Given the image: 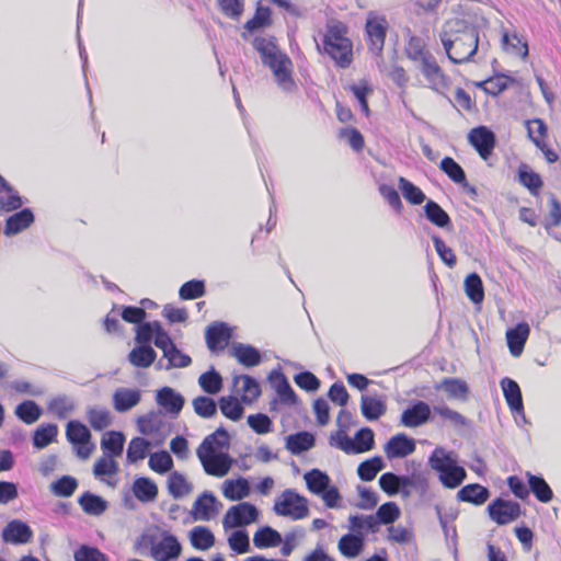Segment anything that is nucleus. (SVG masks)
<instances>
[{
	"instance_id": "obj_43",
	"label": "nucleus",
	"mask_w": 561,
	"mask_h": 561,
	"mask_svg": "<svg viewBox=\"0 0 561 561\" xmlns=\"http://www.w3.org/2000/svg\"><path fill=\"white\" fill-rule=\"evenodd\" d=\"M190 540L192 546L198 550H208L215 545L214 534L205 526L192 528L190 531Z\"/></svg>"
},
{
	"instance_id": "obj_17",
	"label": "nucleus",
	"mask_w": 561,
	"mask_h": 561,
	"mask_svg": "<svg viewBox=\"0 0 561 561\" xmlns=\"http://www.w3.org/2000/svg\"><path fill=\"white\" fill-rule=\"evenodd\" d=\"M233 385L241 397V401L251 404L261 396V386L256 379L249 375L233 376Z\"/></svg>"
},
{
	"instance_id": "obj_60",
	"label": "nucleus",
	"mask_w": 561,
	"mask_h": 561,
	"mask_svg": "<svg viewBox=\"0 0 561 561\" xmlns=\"http://www.w3.org/2000/svg\"><path fill=\"white\" fill-rule=\"evenodd\" d=\"M442 388L450 397L466 401L468 399L469 387L466 381L459 378H447L442 382Z\"/></svg>"
},
{
	"instance_id": "obj_1",
	"label": "nucleus",
	"mask_w": 561,
	"mask_h": 561,
	"mask_svg": "<svg viewBox=\"0 0 561 561\" xmlns=\"http://www.w3.org/2000/svg\"><path fill=\"white\" fill-rule=\"evenodd\" d=\"M439 39L447 57L454 64L469 62L478 51L477 28L461 19L447 20L439 32Z\"/></svg>"
},
{
	"instance_id": "obj_11",
	"label": "nucleus",
	"mask_w": 561,
	"mask_h": 561,
	"mask_svg": "<svg viewBox=\"0 0 561 561\" xmlns=\"http://www.w3.org/2000/svg\"><path fill=\"white\" fill-rule=\"evenodd\" d=\"M490 517L499 525H506L517 519L520 514V505L517 502L495 499L488 505Z\"/></svg>"
},
{
	"instance_id": "obj_8",
	"label": "nucleus",
	"mask_w": 561,
	"mask_h": 561,
	"mask_svg": "<svg viewBox=\"0 0 561 561\" xmlns=\"http://www.w3.org/2000/svg\"><path fill=\"white\" fill-rule=\"evenodd\" d=\"M368 48L375 55H380L385 46L388 21L385 16L369 13L366 25Z\"/></svg>"
},
{
	"instance_id": "obj_20",
	"label": "nucleus",
	"mask_w": 561,
	"mask_h": 561,
	"mask_svg": "<svg viewBox=\"0 0 561 561\" xmlns=\"http://www.w3.org/2000/svg\"><path fill=\"white\" fill-rule=\"evenodd\" d=\"M34 214L30 208H23L22 210L9 216L3 229L4 236L12 237L22 232L34 222Z\"/></svg>"
},
{
	"instance_id": "obj_30",
	"label": "nucleus",
	"mask_w": 561,
	"mask_h": 561,
	"mask_svg": "<svg viewBox=\"0 0 561 561\" xmlns=\"http://www.w3.org/2000/svg\"><path fill=\"white\" fill-rule=\"evenodd\" d=\"M157 402L169 413L179 414L184 405V398L172 388L163 387L157 392Z\"/></svg>"
},
{
	"instance_id": "obj_24",
	"label": "nucleus",
	"mask_w": 561,
	"mask_h": 561,
	"mask_svg": "<svg viewBox=\"0 0 561 561\" xmlns=\"http://www.w3.org/2000/svg\"><path fill=\"white\" fill-rule=\"evenodd\" d=\"M32 536L30 526L21 520L10 522L2 531L3 540L10 543H26Z\"/></svg>"
},
{
	"instance_id": "obj_56",
	"label": "nucleus",
	"mask_w": 561,
	"mask_h": 561,
	"mask_svg": "<svg viewBox=\"0 0 561 561\" xmlns=\"http://www.w3.org/2000/svg\"><path fill=\"white\" fill-rule=\"evenodd\" d=\"M198 385L206 393L217 394L222 388V377L211 367L199 376Z\"/></svg>"
},
{
	"instance_id": "obj_10",
	"label": "nucleus",
	"mask_w": 561,
	"mask_h": 561,
	"mask_svg": "<svg viewBox=\"0 0 561 561\" xmlns=\"http://www.w3.org/2000/svg\"><path fill=\"white\" fill-rule=\"evenodd\" d=\"M264 66L272 71L277 87L283 92L291 93L296 90L297 85L293 78V61L288 56L282 57L276 61H270Z\"/></svg>"
},
{
	"instance_id": "obj_18",
	"label": "nucleus",
	"mask_w": 561,
	"mask_h": 561,
	"mask_svg": "<svg viewBox=\"0 0 561 561\" xmlns=\"http://www.w3.org/2000/svg\"><path fill=\"white\" fill-rule=\"evenodd\" d=\"M205 337L211 352L224 350L230 340L229 327L224 322H214L207 327Z\"/></svg>"
},
{
	"instance_id": "obj_45",
	"label": "nucleus",
	"mask_w": 561,
	"mask_h": 561,
	"mask_svg": "<svg viewBox=\"0 0 561 561\" xmlns=\"http://www.w3.org/2000/svg\"><path fill=\"white\" fill-rule=\"evenodd\" d=\"M348 529L354 534L378 531V520L374 515H351L348 517Z\"/></svg>"
},
{
	"instance_id": "obj_42",
	"label": "nucleus",
	"mask_w": 561,
	"mask_h": 561,
	"mask_svg": "<svg viewBox=\"0 0 561 561\" xmlns=\"http://www.w3.org/2000/svg\"><path fill=\"white\" fill-rule=\"evenodd\" d=\"M405 53L409 59L417 62L419 65L422 64L425 59L434 56L425 48L423 39L415 35L409 37L405 46Z\"/></svg>"
},
{
	"instance_id": "obj_31",
	"label": "nucleus",
	"mask_w": 561,
	"mask_h": 561,
	"mask_svg": "<svg viewBox=\"0 0 561 561\" xmlns=\"http://www.w3.org/2000/svg\"><path fill=\"white\" fill-rule=\"evenodd\" d=\"M78 503L82 511L90 516H100L108 508L106 500L89 491L80 495Z\"/></svg>"
},
{
	"instance_id": "obj_25",
	"label": "nucleus",
	"mask_w": 561,
	"mask_h": 561,
	"mask_svg": "<svg viewBox=\"0 0 561 561\" xmlns=\"http://www.w3.org/2000/svg\"><path fill=\"white\" fill-rule=\"evenodd\" d=\"M364 546V535L354 534L352 531L350 534L343 535L337 542V549L340 553L348 559L358 557L362 553Z\"/></svg>"
},
{
	"instance_id": "obj_4",
	"label": "nucleus",
	"mask_w": 561,
	"mask_h": 561,
	"mask_svg": "<svg viewBox=\"0 0 561 561\" xmlns=\"http://www.w3.org/2000/svg\"><path fill=\"white\" fill-rule=\"evenodd\" d=\"M273 511L278 516L293 520L304 519L309 515L308 500L294 489H286L276 497Z\"/></svg>"
},
{
	"instance_id": "obj_50",
	"label": "nucleus",
	"mask_w": 561,
	"mask_h": 561,
	"mask_svg": "<svg viewBox=\"0 0 561 561\" xmlns=\"http://www.w3.org/2000/svg\"><path fill=\"white\" fill-rule=\"evenodd\" d=\"M221 413L229 420L237 422L242 419L244 409L233 396L221 397L218 401Z\"/></svg>"
},
{
	"instance_id": "obj_40",
	"label": "nucleus",
	"mask_w": 561,
	"mask_h": 561,
	"mask_svg": "<svg viewBox=\"0 0 561 561\" xmlns=\"http://www.w3.org/2000/svg\"><path fill=\"white\" fill-rule=\"evenodd\" d=\"M192 490L193 485L186 480L184 474L178 471H173L169 474L168 491L172 497L181 499L190 494Z\"/></svg>"
},
{
	"instance_id": "obj_37",
	"label": "nucleus",
	"mask_w": 561,
	"mask_h": 561,
	"mask_svg": "<svg viewBox=\"0 0 561 561\" xmlns=\"http://www.w3.org/2000/svg\"><path fill=\"white\" fill-rule=\"evenodd\" d=\"M280 534L270 526L259 528L253 536V545L257 549L277 547L282 543Z\"/></svg>"
},
{
	"instance_id": "obj_44",
	"label": "nucleus",
	"mask_w": 561,
	"mask_h": 561,
	"mask_svg": "<svg viewBox=\"0 0 561 561\" xmlns=\"http://www.w3.org/2000/svg\"><path fill=\"white\" fill-rule=\"evenodd\" d=\"M455 463H457L456 456L442 447H436L428 458V465L438 473L446 471V468H450Z\"/></svg>"
},
{
	"instance_id": "obj_46",
	"label": "nucleus",
	"mask_w": 561,
	"mask_h": 561,
	"mask_svg": "<svg viewBox=\"0 0 561 561\" xmlns=\"http://www.w3.org/2000/svg\"><path fill=\"white\" fill-rule=\"evenodd\" d=\"M527 478L529 489L538 501L548 503L552 500V490L542 477L534 476L530 472H527Z\"/></svg>"
},
{
	"instance_id": "obj_16",
	"label": "nucleus",
	"mask_w": 561,
	"mask_h": 561,
	"mask_svg": "<svg viewBox=\"0 0 561 561\" xmlns=\"http://www.w3.org/2000/svg\"><path fill=\"white\" fill-rule=\"evenodd\" d=\"M414 439L403 433L392 436L385 446V454L388 459L403 458L414 453Z\"/></svg>"
},
{
	"instance_id": "obj_33",
	"label": "nucleus",
	"mask_w": 561,
	"mask_h": 561,
	"mask_svg": "<svg viewBox=\"0 0 561 561\" xmlns=\"http://www.w3.org/2000/svg\"><path fill=\"white\" fill-rule=\"evenodd\" d=\"M125 436L122 432L110 431L103 434L101 439V449L103 455L118 457L124 449Z\"/></svg>"
},
{
	"instance_id": "obj_61",
	"label": "nucleus",
	"mask_w": 561,
	"mask_h": 561,
	"mask_svg": "<svg viewBox=\"0 0 561 561\" xmlns=\"http://www.w3.org/2000/svg\"><path fill=\"white\" fill-rule=\"evenodd\" d=\"M440 170L448 175V178L457 184L467 186V179L463 169L453 158L445 157L440 161Z\"/></svg>"
},
{
	"instance_id": "obj_12",
	"label": "nucleus",
	"mask_w": 561,
	"mask_h": 561,
	"mask_svg": "<svg viewBox=\"0 0 561 561\" xmlns=\"http://www.w3.org/2000/svg\"><path fill=\"white\" fill-rule=\"evenodd\" d=\"M401 481V495L409 497L413 492L420 496H424L428 489V472L417 468L414 469L410 474L400 476Z\"/></svg>"
},
{
	"instance_id": "obj_63",
	"label": "nucleus",
	"mask_w": 561,
	"mask_h": 561,
	"mask_svg": "<svg viewBox=\"0 0 561 561\" xmlns=\"http://www.w3.org/2000/svg\"><path fill=\"white\" fill-rule=\"evenodd\" d=\"M163 357L167 358L168 363L164 367L165 370L173 368H185L192 364V358L180 351L176 345L171 347L169 351L164 350Z\"/></svg>"
},
{
	"instance_id": "obj_28",
	"label": "nucleus",
	"mask_w": 561,
	"mask_h": 561,
	"mask_svg": "<svg viewBox=\"0 0 561 561\" xmlns=\"http://www.w3.org/2000/svg\"><path fill=\"white\" fill-rule=\"evenodd\" d=\"M135 497L142 503H150L157 500L158 486L153 480L147 477L136 478L131 486Z\"/></svg>"
},
{
	"instance_id": "obj_35",
	"label": "nucleus",
	"mask_w": 561,
	"mask_h": 561,
	"mask_svg": "<svg viewBox=\"0 0 561 561\" xmlns=\"http://www.w3.org/2000/svg\"><path fill=\"white\" fill-rule=\"evenodd\" d=\"M360 410L366 420L376 421L386 413L387 407L379 398L362 396Z\"/></svg>"
},
{
	"instance_id": "obj_26",
	"label": "nucleus",
	"mask_w": 561,
	"mask_h": 561,
	"mask_svg": "<svg viewBox=\"0 0 561 561\" xmlns=\"http://www.w3.org/2000/svg\"><path fill=\"white\" fill-rule=\"evenodd\" d=\"M268 380L271 381L273 388L277 392L280 402L284 404H295L297 401V396L295 394L293 388L290 387L286 376L278 370H273L268 375Z\"/></svg>"
},
{
	"instance_id": "obj_22",
	"label": "nucleus",
	"mask_w": 561,
	"mask_h": 561,
	"mask_svg": "<svg viewBox=\"0 0 561 561\" xmlns=\"http://www.w3.org/2000/svg\"><path fill=\"white\" fill-rule=\"evenodd\" d=\"M140 399V390L121 387L113 393V407L117 412L123 413L136 407Z\"/></svg>"
},
{
	"instance_id": "obj_23",
	"label": "nucleus",
	"mask_w": 561,
	"mask_h": 561,
	"mask_svg": "<svg viewBox=\"0 0 561 561\" xmlns=\"http://www.w3.org/2000/svg\"><path fill=\"white\" fill-rule=\"evenodd\" d=\"M529 333L530 328L526 322H520L506 331L507 345L513 356L518 357L523 353Z\"/></svg>"
},
{
	"instance_id": "obj_15",
	"label": "nucleus",
	"mask_w": 561,
	"mask_h": 561,
	"mask_svg": "<svg viewBox=\"0 0 561 561\" xmlns=\"http://www.w3.org/2000/svg\"><path fill=\"white\" fill-rule=\"evenodd\" d=\"M253 48L259 53L262 64L265 65L270 61L287 56L276 43V38L268 35L255 36L252 41Z\"/></svg>"
},
{
	"instance_id": "obj_6",
	"label": "nucleus",
	"mask_w": 561,
	"mask_h": 561,
	"mask_svg": "<svg viewBox=\"0 0 561 561\" xmlns=\"http://www.w3.org/2000/svg\"><path fill=\"white\" fill-rule=\"evenodd\" d=\"M138 431L151 438V442L158 446L162 444L170 433V426L161 412L151 411L137 420Z\"/></svg>"
},
{
	"instance_id": "obj_48",
	"label": "nucleus",
	"mask_w": 561,
	"mask_h": 561,
	"mask_svg": "<svg viewBox=\"0 0 561 561\" xmlns=\"http://www.w3.org/2000/svg\"><path fill=\"white\" fill-rule=\"evenodd\" d=\"M463 287L467 297L473 304H481L484 299V288L481 277L477 273L469 274L465 282Z\"/></svg>"
},
{
	"instance_id": "obj_41",
	"label": "nucleus",
	"mask_w": 561,
	"mask_h": 561,
	"mask_svg": "<svg viewBox=\"0 0 561 561\" xmlns=\"http://www.w3.org/2000/svg\"><path fill=\"white\" fill-rule=\"evenodd\" d=\"M304 479L308 490L316 495L322 494L329 484H331L330 477L319 469H312L306 472Z\"/></svg>"
},
{
	"instance_id": "obj_5",
	"label": "nucleus",
	"mask_w": 561,
	"mask_h": 561,
	"mask_svg": "<svg viewBox=\"0 0 561 561\" xmlns=\"http://www.w3.org/2000/svg\"><path fill=\"white\" fill-rule=\"evenodd\" d=\"M209 442L202 443L196 455L203 465L205 472L214 477L226 476L232 466V459L228 453H211L208 448Z\"/></svg>"
},
{
	"instance_id": "obj_13",
	"label": "nucleus",
	"mask_w": 561,
	"mask_h": 561,
	"mask_svg": "<svg viewBox=\"0 0 561 561\" xmlns=\"http://www.w3.org/2000/svg\"><path fill=\"white\" fill-rule=\"evenodd\" d=\"M221 507L211 492L205 491L199 495L192 506V516L194 520H210L214 518Z\"/></svg>"
},
{
	"instance_id": "obj_3",
	"label": "nucleus",
	"mask_w": 561,
	"mask_h": 561,
	"mask_svg": "<svg viewBox=\"0 0 561 561\" xmlns=\"http://www.w3.org/2000/svg\"><path fill=\"white\" fill-rule=\"evenodd\" d=\"M346 28L342 23L328 25L323 37V50L341 68H346L353 59L352 42L346 37Z\"/></svg>"
},
{
	"instance_id": "obj_9",
	"label": "nucleus",
	"mask_w": 561,
	"mask_h": 561,
	"mask_svg": "<svg viewBox=\"0 0 561 561\" xmlns=\"http://www.w3.org/2000/svg\"><path fill=\"white\" fill-rule=\"evenodd\" d=\"M419 69L426 81L425 87L444 95L449 87V79L438 65L435 56L425 59L419 65Z\"/></svg>"
},
{
	"instance_id": "obj_7",
	"label": "nucleus",
	"mask_w": 561,
	"mask_h": 561,
	"mask_svg": "<svg viewBox=\"0 0 561 561\" xmlns=\"http://www.w3.org/2000/svg\"><path fill=\"white\" fill-rule=\"evenodd\" d=\"M260 512L249 502H240L228 508L222 518L225 530L240 528L257 522Z\"/></svg>"
},
{
	"instance_id": "obj_19",
	"label": "nucleus",
	"mask_w": 561,
	"mask_h": 561,
	"mask_svg": "<svg viewBox=\"0 0 561 561\" xmlns=\"http://www.w3.org/2000/svg\"><path fill=\"white\" fill-rule=\"evenodd\" d=\"M430 416V405L423 401H417L402 412L401 423L407 427H417L426 423Z\"/></svg>"
},
{
	"instance_id": "obj_59",
	"label": "nucleus",
	"mask_w": 561,
	"mask_h": 561,
	"mask_svg": "<svg viewBox=\"0 0 561 561\" xmlns=\"http://www.w3.org/2000/svg\"><path fill=\"white\" fill-rule=\"evenodd\" d=\"M518 178L519 182L526 186L533 195H538L543 184L538 173L531 171L527 164H522L518 169Z\"/></svg>"
},
{
	"instance_id": "obj_36",
	"label": "nucleus",
	"mask_w": 561,
	"mask_h": 561,
	"mask_svg": "<svg viewBox=\"0 0 561 561\" xmlns=\"http://www.w3.org/2000/svg\"><path fill=\"white\" fill-rule=\"evenodd\" d=\"M157 353L149 345L134 347L128 354L129 363L138 368H148L156 360Z\"/></svg>"
},
{
	"instance_id": "obj_54",
	"label": "nucleus",
	"mask_w": 561,
	"mask_h": 561,
	"mask_svg": "<svg viewBox=\"0 0 561 561\" xmlns=\"http://www.w3.org/2000/svg\"><path fill=\"white\" fill-rule=\"evenodd\" d=\"M207 440L209 442L208 448L211 453H226L230 446V436L222 426L206 436L202 443H206Z\"/></svg>"
},
{
	"instance_id": "obj_27",
	"label": "nucleus",
	"mask_w": 561,
	"mask_h": 561,
	"mask_svg": "<svg viewBox=\"0 0 561 561\" xmlns=\"http://www.w3.org/2000/svg\"><path fill=\"white\" fill-rule=\"evenodd\" d=\"M221 489L224 496L230 501H241L251 493L250 483L243 477L227 479L224 481Z\"/></svg>"
},
{
	"instance_id": "obj_32",
	"label": "nucleus",
	"mask_w": 561,
	"mask_h": 561,
	"mask_svg": "<svg viewBox=\"0 0 561 561\" xmlns=\"http://www.w3.org/2000/svg\"><path fill=\"white\" fill-rule=\"evenodd\" d=\"M489 497L490 491L478 483L465 485L457 493V499L459 501L468 502L474 505L484 504Z\"/></svg>"
},
{
	"instance_id": "obj_34",
	"label": "nucleus",
	"mask_w": 561,
	"mask_h": 561,
	"mask_svg": "<svg viewBox=\"0 0 561 561\" xmlns=\"http://www.w3.org/2000/svg\"><path fill=\"white\" fill-rule=\"evenodd\" d=\"M75 408V400L66 394L53 397L47 402V411L60 420L71 414Z\"/></svg>"
},
{
	"instance_id": "obj_47",
	"label": "nucleus",
	"mask_w": 561,
	"mask_h": 561,
	"mask_svg": "<svg viewBox=\"0 0 561 561\" xmlns=\"http://www.w3.org/2000/svg\"><path fill=\"white\" fill-rule=\"evenodd\" d=\"M87 420L94 431H103L113 422V416L106 408H90Z\"/></svg>"
},
{
	"instance_id": "obj_39",
	"label": "nucleus",
	"mask_w": 561,
	"mask_h": 561,
	"mask_svg": "<svg viewBox=\"0 0 561 561\" xmlns=\"http://www.w3.org/2000/svg\"><path fill=\"white\" fill-rule=\"evenodd\" d=\"M314 445V437L308 432H299L288 435L286 438V448L294 455L307 451Z\"/></svg>"
},
{
	"instance_id": "obj_58",
	"label": "nucleus",
	"mask_w": 561,
	"mask_h": 561,
	"mask_svg": "<svg viewBox=\"0 0 561 561\" xmlns=\"http://www.w3.org/2000/svg\"><path fill=\"white\" fill-rule=\"evenodd\" d=\"M399 188L403 195V197L412 205H421L426 196L422 192L420 187L414 185L412 182L407 180L403 176H400L398 180Z\"/></svg>"
},
{
	"instance_id": "obj_49",
	"label": "nucleus",
	"mask_w": 561,
	"mask_h": 561,
	"mask_svg": "<svg viewBox=\"0 0 561 561\" xmlns=\"http://www.w3.org/2000/svg\"><path fill=\"white\" fill-rule=\"evenodd\" d=\"M14 413L25 424H33L41 417L42 409L35 401L25 400L16 405Z\"/></svg>"
},
{
	"instance_id": "obj_51",
	"label": "nucleus",
	"mask_w": 561,
	"mask_h": 561,
	"mask_svg": "<svg viewBox=\"0 0 561 561\" xmlns=\"http://www.w3.org/2000/svg\"><path fill=\"white\" fill-rule=\"evenodd\" d=\"M154 444L142 437H134L127 448V460L130 463H135L139 460H142L147 456L148 449Z\"/></svg>"
},
{
	"instance_id": "obj_2",
	"label": "nucleus",
	"mask_w": 561,
	"mask_h": 561,
	"mask_svg": "<svg viewBox=\"0 0 561 561\" xmlns=\"http://www.w3.org/2000/svg\"><path fill=\"white\" fill-rule=\"evenodd\" d=\"M138 543L150 548V557L154 561H173L182 552V546L178 538L170 531L161 530L158 527L144 533Z\"/></svg>"
},
{
	"instance_id": "obj_21",
	"label": "nucleus",
	"mask_w": 561,
	"mask_h": 561,
	"mask_svg": "<svg viewBox=\"0 0 561 561\" xmlns=\"http://www.w3.org/2000/svg\"><path fill=\"white\" fill-rule=\"evenodd\" d=\"M230 354L245 367H255L262 362L259 350L250 344L233 343L230 348Z\"/></svg>"
},
{
	"instance_id": "obj_53",
	"label": "nucleus",
	"mask_w": 561,
	"mask_h": 561,
	"mask_svg": "<svg viewBox=\"0 0 561 561\" xmlns=\"http://www.w3.org/2000/svg\"><path fill=\"white\" fill-rule=\"evenodd\" d=\"M526 128L529 139L537 148H541L548 136V127L541 118L526 121Z\"/></svg>"
},
{
	"instance_id": "obj_38",
	"label": "nucleus",
	"mask_w": 561,
	"mask_h": 561,
	"mask_svg": "<svg viewBox=\"0 0 561 561\" xmlns=\"http://www.w3.org/2000/svg\"><path fill=\"white\" fill-rule=\"evenodd\" d=\"M23 198L19 192L9 183L0 188V209L4 213H10L22 207Z\"/></svg>"
},
{
	"instance_id": "obj_14",
	"label": "nucleus",
	"mask_w": 561,
	"mask_h": 561,
	"mask_svg": "<svg viewBox=\"0 0 561 561\" xmlns=\"http://www.w3.org/2000/svg\"><path fill=\"white\" fill-rule=\"evenodd\" d=\"M468 140L483 160H486L491 156L495 146V136L485 126L471 129L468 135Z\"/></svg>"
},
{
	"instance_id": "obj_55",
	"label": "nucleus",
	"mask_w": 561,
	"mask_h": 561,
	"mask_svg": "<svg viewBox=\"0 0 561 561\" xmlns=\"http://www.w3.org/2000/svg\"><path fill=\"white\" fill-rule=\"evenodd\" d=\"M66 437L72 444L89 443L91 440L90 430L79 421H70L66 427Z\"/></svg>"
},
{
	"instance_id": "obj_62",
	"label": "nucleus",
	"mask_w": 561,
	"mask_h": 561,
	"mask_svg": "<svg viewBox=\"0 0 561 561\" xmlns=\"http://www.w3.org/2000/svg\"><path fill=\"white\" fill-rule=\"evenodd\" d=\"M57 434L56 424L41 425L34 432L33 444L36 448H45L56 438Z\"/></svg>"
},
{
	"instance_id": "obj_52",
	"label": "nucleus",
	"mask_w": 561,
	"mask_h": 561,
	"mask_svg": "<svg viewBox=\"0 0 561 561\" xmlns=\"http://www.w3.org/2000/svg\"><path fill=\"white\" fill-rule=\"evenodd\" d=\"M426 218L435 226L445 228L450 225L449 215L434 201L430 199L424 205Z\"/></svg>"
},
{
	"instance_id": "obj_29",
	"label": "nucleus",
	"mask_w": 561,
	"mask_h": 561,
	"mask_svg": "<svg viewBox=\"0 0 561 561\" xmlns=\"http://www.w3.org/2000/svg\"><path fill=\"white\" fill-rule=\"evenodd\" d=\"M501 388L506 400V403L512 412H522L523 411V398L522 391L518 383L508 378L504 377L501 382Z\"/></svg>"
},
{
	"instance_id": "obj_57",
	"label": "nucleus",
	"mask_w": 561,
	"mask_h": 561,
	"mask_svg": "<svg viewBox=\"0 0 561 561\" xmlns=\"http://www.w3.org/2000/svg\"><path fill=\"white\" fill-rule=\"evenodd\" d=\"M466 477V470L455 463L450 468H446V471L439 473V481L445 488L455 489L463 482Z\"/></svg>"
},
{
	"instance_id": "obj_64",
	"label": "nucleus",
	"mask_w": 561,
	"mask_h": 561,
	"mask_svg": "<svg viewBox=\"0 0 561 561\" xmlns=\"http://www.w3.org/2000/svg\"><path fill=\"white\" fill-rule=\"evenodd\" d=\"M75 561H110L108 557L96 547L82 545L75 551Z\"/></svg>"
}]
</instances>
